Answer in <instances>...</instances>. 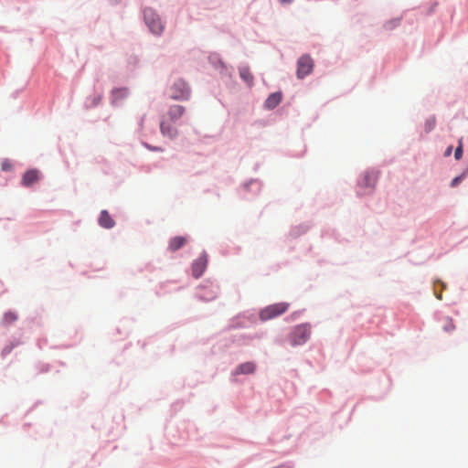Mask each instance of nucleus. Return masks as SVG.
<instances>
[{
  "label": "nucleus",
  "mask_w": 468,
  "mask_h": 468,
  "mask_svg": "<svg viewBox=\"0 0 468 468\" xmlns=\"http://www.w3.org/2000/svg\"><path fill=\"white\" fill-rule=\"evenodd\" d=\"M161 133L169 138H174L176 135V130L170 124H166L164 121L160 122Z\"/></svg>",
  "instance_id": "13"
},
{
  "label": "nucleus",
  "mask_w": 468,
  "mask_h": 468,
  "mask_svg": "<svg viewBox=\"0 0 468 468\" xmlns=\"http://www.w3.org/2000/svg\"><path fill=\"white\" fill-rule=\"evenodd\" d=\"M17 319V316L14 313H6L5 314L4 320L5 324H11Z\"/></svg>",
  "instance_id": "18"
},
{
  "label": "nucleus",
  "mask_w": 468,
  "mask_h": 468,
  "mask_svg": "<svg viewBox=\"0 0 468 468\" xmlns=\"http://www.w3.org/2000/svg\"><path fill=\"white\" fill-rule=\"evenodd\" d=\"M293 0H280V2L283 5H288L292 3Z\"/></svg>",
  "instance_id": "24"
},
{
  "label": "nucleus",
  "mask_w": 468,
  "mask_h": 468,
  "mask_svg": "<svg viewBox=\"0 0 468 468\" xmlns=\"http://www.w3.org/2000/svg\"><path fill=\"white\" fill-rule=\"evenodd\" d=\"M39 178V173L36 169L27 171L22 178V184L25 186H30L34 183H36Z\"/></svg>",
  "instance_id": "7"
},
{
  "label": "nucleus",
  "mask_w": 468,
  "mask_h": 468,
  "mask_svg": "<svg viewBox=\"0 0 468 468\" xmlns=\"http://www.w3.org/2000/svg\"><path fill=\"white\" fill-rule=\"evenodd\" d=\"M434 125H435V121L434 120L428 121L427 123H426L427 131L429 132V131L432 130Z\"/></svg>",
  "instance_id": "22"
},
{
  "label": "nucleus",
  "mask_w": 468,
  "mask_h": 468,
  "mask_svg": "<svg viewBox=\"0 0 468 468\" xmlns=\"http://www.w3.org/2000/svg\"><path fill=\"white\" fill-rule=\"evenodd\" d=\"M311 335V326L308 324L297 325L290 335V343L292 346L304 344Z\"/></svg>",
  "instance_id": "1"
},
{
  "label": "nucleus",
  "mask_w": 468,
  "mask_h": 468,
  "mask_svg": "<svg viewBox=\"0 0 468 468\" xmlns=\"http://www.w3.org/2000/svg\"><path fill=\"white\" fill-rule=\"evenodd\" d=\"M101 99V97H98L97 99H95L94 102H93V105L95 106V105L99 104Z\"/></svg>",
  "instance_id": "25"
},
{
  "label": "nucleus",
  "mask_w": 468,
  "mask_h": 468,
  "mask_svg": "<svg viewBox=\"0 0 468 468\" xmlns=\"http://www.w3.org/2000/svg\"><path fill=\"white\" fill-rule=\"evenodd\" d=\"M1 168L3 171H10L12 169V164L9 160L5 159L1 163Z\"/></svg>",
  "instance_id": "20"
},
{
  "label": "nucleus",
  "mask_w": 468,
  "mask_h": 468,
  "mask_svg": "<svg viewBox=\"0 0 468 468\" xmlns=\"http://www.w3.org/2000/svg\"><path fill=\"white\" fill-rule=\"evenodd\" d=\"M463 156V144L462 140L459 141V145L455 149L454 157L456 160H460Z\"/></svg>",
  "instance_id": "19"
},
{
  "label": "nucleus",
  "mask_w": 468,
  "mask_h": 468,
  "mask_svg": "<svg viewBox=\"0 0 468 468\" xmlns=\"http://www.w3.org/2000/svg\"><path fill=\"white\" fill-rule=\"evenodd\" d=\"M463 178V176H456L455 178H453L451 182V186L452 187L457 186L462 182Z\"/></svg>",
  "instance_id": "21"
},
{
  "label": "nucleus",
  "mask_w": 468,
  "mask_h": 468,
  "mask_svg": "<svg viewBox=\"0 0 468 468\" xmlns=\"http://www.w3.org/2000/svg\"><path fill=\"white\" fill-rule=\"evenodd\" d=\"M185 113V107L181 105H173L169 108L167 115L172 122L176 121Z\"/></svg>",
  "instance_id": "10"
},
{
  "label": "nucleus",
  "mask_w": 468,
  "mask_h": 468,
  "mask_svg": "<svg viewBox=\"0 0 468 468\" xmlns=\"http://www.w3.org/2000/svg\"><path fill=\"white\" fill-rule=\"evenodd\" d=\"M240 78L249 85L252 86L253 84V75L250 70L248 66H242L239 69Z\"/></svg>",
  "instance_id": "12"
},
{
  "label": "nucleus",
  "mask_w": 468,
  "mask_h": 468,
  "mask_svg": "<svg viewBox=\"0 0 468 468\" xmlns=\"http://www.w3.org/2000/svg\"><path fill=\"white\" fill-rule=\"evenodd\" d=\"M282 101V93L274 92L271 93L265 101V107L268 109H274Z\"/></svg>",
  "instance_id": "11"
},
{
  "label": "nucleus",
  "mask_w": 468,
  "mask_h": 468,
  "mask_svg": "<svg viewBox=\"0 0 468 468\" xmlns=\"http://www.w3.org/2000/svg\"><path fill=\"white\" fill-rule=\"evenodd\" d=\"M128 90L125 88L115 89L112 92V103L127 96Z\"/></svg>",
  "instance_id": "16"
},
{
  "label": "nucleus",
  "mask_w": 468,
  "mask_h": 468,
  "mask_svg": "<svg viewBox=\"0 0 468 468\" xmlns=\"http://www.w3.org/2000/svg\"><path fill=\"white\" fill-rule=\"evenodd\" d=\"M99 224L102 228L111 229L114 226L115 222L107 210H102L99 218Z\"/></svg>",
  "instance_id": "9"
},
{
  "label": "nucleus",
  "mask_w": 468,
  "mask_h": 468,
  "mask_svg": "<svg viewBox=\"0 0 468 468\" xmlns=\"http://www.w3.org/2000/svg\"><path fill=\"white\" fill-rule=\"evenodd\" d=\"M151 149H152V150H154V151H162V149H161V148H159V147H154V148H151Z\"/></svg>",
  "instance_id": "26"
},
{
  "label": "nucleus",
  "mask_w": 468,
  "mask_h": 468,
  "mask_svg": "<svg viewBox=\"0 0 468 468\" xmlns=\"http://www.w3.org/2000/svg\"><path fill=\"white\" fill-rule=\"evenodd\" d=\"M452 146H449L446 151H445V155L446 156H449L452 153Z\"/></svg>",
  "instance_id": "23"
},
{
  "label": "nucleus",
  "mask_w": 468,
  "mask_h": 468,
  "mask_svg": "<svg viewBox=\"0 0 468 468\" xmlns=\"http://www.w3.org/2000/svg\"><path fill=\"white\" fill-rule=\"evenodd\" d=\"M314 69V60L309 55H303L297 61V77L298 79H303L309 75Z\"/></svg>",
  "instance_id": "4"
},
{
  "label": "nucleus",
  "mask_w": 468,
  "mask_h": 468,
  "mask_svg": "<svg viewBox=\"0 0 468 468\" xmlns=\"http://www.w3.org/2000/svg\"><path fill=\"white\" fill-rule=\"evenodd\" d=\"M288 308L289 303H273L262 309L260 313V317L262 321L273 319L284 314Z\"/></svg>",
  "instance_id": "3"
},
{
  "label": "nucleus",
  "mask_w": 468,
  "mask_h": 468,
  "mask_svg": "<svg viewBox=\"0 0 468 468\" xmlns=\"http://www.w3.org/2000/svg\"><path fill=\"white\" fill-rule=\"evenodd\" d=\"M186 242H187V239L186 237H182V236L174 237L169 240L168 250L173 252L176 251L179 249H181L182 247H184L186 244Z\"/></svg>",
  "instance_id": "8"
},
{
  "label": "nucleus",
  "mask_w": 468,
  "mask_h": 468,
  "mask_svg": "<svg viewBox=\"0 0 468 468\" xmlns=\"http://www.w3.org/2000/svg\"><path fill=\"white\" fill-rule=\"evenodd\" d=\"M190 95V90L187 86V84L182 80H179L176 81L173 86L171 87V98L174 100H187Z\"/></svg>",
  "instance_id": "5"
},
{
  "label": "nucleus",
  "mask_w": 468,
  "mask_h": 468,
  "mask_svg": "<svg viewBox=\"0 0 468 468\" xmlns=\"http://www.w3.org/2000/svg\"><path fill=\"white\" fill-rule=\"evenodd\" d=\"M207 255L202 254L197 260L194 261L192 264V274L195 278H199L207 268Z\"/></svg>",
  "instance_id": "6"
},
{
  "label": "nucleus",
  "mask_w": 468,
  "mask_h": 468,
  "mask_svg": "<svg viewBox=\"0 0 468 468\" xmlns=\"http://www.w3.org/2000/svg\"><path fill=\"white\" fill-rule=\"evenodd\" d=\"M456 328L455 324L451 317H446L444 319L443 330L447 333L454 331Z\"/></svg>",
  "instance_id": "17"
},
{
  "label": "nucleus",
  "mask_w": 468,
  "mask_h": 468,
  "mask_svg": "<svg viewBox=\"0 0 468 468\" xmlns=\"http://www.w3.org/2000/svg\"><path fill=\"white\" fill-rule=\"evenodd\" d=\"M144 18L145 24L149 27L152 33L154 35H161L164 31V25L159 16L151 8L144 10Z\"/></svg>",
  "instance_id": "2"
},
{
  "label": "nucleus",
  "mask_w": 468,
  "mask_h": 468,
  "mask_svg": "<svg viewBox=\"0 0 468 468\" xmlns=\"http://www.w3.org/2000/svg\"><path fill=\"white\" fill-rule=\"evenodd\" d=\"M377 177L373 174L367 173L364 175L360 185L365 187H373L376 184Z\"/></svg>",
  "instance_id": "15"
},
{
  "label": "nucleus",
  "mask_w": 468,
  "mask_h": 468,
  "mask_svg": "<svg viewBox=\"0 0 468 468\" xmlns=\"http://www.w3.org/2000/svg\"><path fill=\"white\" fill-rule=\"evenodd\" d=\"M255 370V364L252 362H246L239 365L236 369V374H250Z\"/></svg>",
  "instance_id": "14"
}]
</instances>
